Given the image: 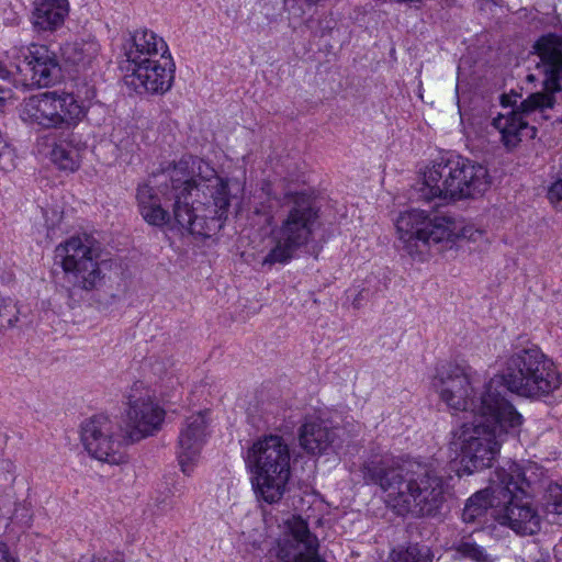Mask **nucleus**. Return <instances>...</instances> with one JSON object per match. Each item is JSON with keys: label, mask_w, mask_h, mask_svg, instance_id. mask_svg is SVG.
<instances>
[{"label": "nucleus", "mask_w": 562, "mask_h": 562, "mask_svg": "<svg viewBox=\"0 0 562 562\" xmlns=\"http://www.w3.org/2000/svg\"><path fill=\"white\" fill-rule=\"evenodd\" d=\"M159 193L175 200V221L193 235H209L211 224L226 217L229 207L227 181L210 164L190 155L139 184L137 205L161 204Z\"/></svg>", "instance_id": "obj_1"}, {"label": "nucleus", "mask_w": 562, "mask_h": 562, "mask_svg": "<svg viewBox=\"0 0 562 562\" xmlns=\"http://www.w3.org/2000/svg\"><path fill=\"white\" fill-rule=\"evenodd\" d=\"M361 472L367 484L380 486L387 505L401 516L438 517L451 495V477L432 462L400 465L389 453H374L362 463Z\"/></svg>", "instance_id": "obj_2"}, {"label": "nucleus", "mask_w": 562, "mask_h": 562, "mask_svg": "<svg viewBox=\"0 0 562 562\" xmlns=\"http://www.w3.org/2000/svg\"><path fill=\"white\" fill-rule=\"evenodd\" d=\"M533 48L538 58L536 68L542 76L543 91L530 93L526 99L515 91L503 93L499 97L501 104L507 111L498 113L492 120V126L501 135V143L508 150L516 148L525 136H536V128L529 125L527 119L552 109L555 103L554 93L562 90V37L555 34L543 35Z\"/></svg>", "instance_id": "obj_3"}, {"label": "nucleus", "mask_w": 562, "mask_h": 562, "mask_svg": "<svg viewBox=\"0 0 562 562\" xmlns=\"http://www.w3.org/2000/svg\"><path fill=\"white\" fill-rule=\"evenodd\" d=\"M495 411L491 416H479L463 423L450 432L449 450L461 458L463 471L468 474L492 467L506 438L519 432L522 417L513 404V415Z\"/></svg>", "instance_id": "obj_4"}, {"label": "nucleus", "mask_w": 562, "mask_h": 562, "mask_svg": "<svg viewBox=\"0 0 562 562\" xmlns=\"http://www.w3.org/2000/svg\"><path fill=\"white\" fill-rule=\"evenodd\" d=\"M498 378H491L481 389L472 370L456 363H445L436 369L432 386L447 407L456 413L479 416H491V412L501 409L503 414L513 415L512 403L496 391Z\"/></svg>", "instance_id": "obj_5"}, {"label": "nucleus", "mask_w": 562, "mask_h": 562, "mask_svg": "<svg viewBox=\"0 0 562 562\" xmlns=\"http://www.w3.org/2000/svg\"><path fill=\"white\" fill-rule=\"evenodd\" d=\"M490 187L487 169L461 156H441L423 173L418 189L425 201L451 202L482 195Z\"/></svg>", "instance_id": "obj_6"}, {"label": "nucleus", "mask_w": 562, "mask_h": 562, "mask_svg": "<svg viewBox=\"0 0 562 562\" xmlns=\"http://www.w3.org/2000/svg\"><path fill=\"white\" fill-rule=\"evenodd\" d=\"M281 206L284 214L279 225L271 229L273 247L265 256L263 266L286 265L313 239L318 210L311 195L304 192H288Z\"/></svg>", "instance_id": "obj_7"}, {"label": "nucleus", "mask_w": 562, "mask_h": 562, "mask_svg": "<svg viewBox=\"0 0 562 562\" xmlns=\"http://www.w3.org/2000/svg\"><path fill=\"white\" fill-rule=\"evenodd\" d=\"M501 380L495 389L504 395V390L524 397L538 398L558 390L561 374L551 359L538 346L517 348L506 360Z\"/></svg>", "instance_id": "obj_8"}, {"label": "nucleus", "mask_w": 562, "mask_h": 562, "mask_svg": "<svg viewBox=\"0 0 562 562\" xmlns=\"http://www.w3.org/2000/svg\"><path fill=\"white\" fill-rule=\"evenodd\" d=\"M245 461L258 497L268 504L278 503L291 474L290 449L284 439L278 435L259 438L247 450Z\"/></svg>", "instance_id": "obj_9"}, {"label": "nucleus", "mask_w": 562, "mask_h": 562, "mask_svg": "<svg viewBox=\"0 0 562 562\" xmlns=\"http://www.w3.org/2000/svg\"><path fill=\"white\" fill-rule=\"evenodd\" d=\"M397 247L420 261L432 252L443 251L458 235L454 221L448 216H429L425 211L409 210L395 221Z\"/></svg>", "instance_id": "obj_10"}, {"label": "nucleus", "mask_w": 562, "mask_h": 562, "mask_svg": "<svg viewBox=\"0 0 562 562\" xmlns=\"http://www.w3.org/2000/svg\"><path fill=\"white\" fill-rule=\"evenodd\" d=\"M499 487L493 490L507 498L498 514V521L519 536H532L540 530L541 517L529 501L530 482L525 470L516 462L507 469L496 470Z\"/></svg>", "instance_id": "obj_11"}, {"label": "nucleus", "mask_w": 562, "mask_h": 562, "mask_svg": "<svg viewBox=\"0 0 562 562\" xmlns=\"http://www.w3.org/2000/svg\"><path fill=\"white\" fill-rule=\"evenodd\" d=\"M74 93L44 92L26 99L21 108V119L43 128H66L76 126L85 116V105L79 98L91 100L95 97L93 87L78 88Z\"/></svg>", "instance_id": "obj_12"}, {"label": "nucleus", "mask_w": 562, "mask_h": 562, "mask_svg": "<svg viewBox=\"0 0 562 562\" xmlns=\"http://www.w3.org/2000/svg\"><path fill=\"white\" fill-rule=\"evenodd\" d=\"M65 280L74 289L92 291L99 288L105 273L100 260V245L90 235L72 236L55 248Z\"/></svg>", "instance_id": "obj_13"}, {"label": "nucleus", "mask_w": 562, "mask_h": 562, "mask_svg": "<svg viewBox=\"0 0 562 562\" xmlns=\"http://www.w3.org/2000/svg\"><path fill=\"white\" fill-rule=\"evenodd\" d=\"M126 408L119 425L125 442L134 443L154 436L165 419V411L143 382H135L126 393Z\"/></svg>", "instance_id": "obj_14"}, {"label": "nucleus", "mask_w": 562, "mask_h": 562, "mask_svg": "<svg viewBox=\"0 0 562 562\" xmlns=\"http://www.w3.org/2000/svg\"><path fill=\"white\" fill-rule=\"evenodd\" d=\"M269 553L271 562H325L318 554L316 536L299 516L286 520L282 537Z\"/></svg>", "instance_id": "obj_15"}, {"label": "nucleus", "mask_w": 562, "mask_h": 562, "mask_svg": "<svg viewBox=\"0 0 562 562\" xmlns=\"http://www.w3.org/2000/svg\"><path fill=\"white\" fill-rule=\"evenodd\" d=\"M81 441L86 450L97 460L117 464L122 460L120 449L125 441L115 425L108 416L95 415L81 427Z\"/></svg>", "instance_id": "obj_16"}, {"label": "nucleus", "mask_w": 562, "mask_h": 562, "mask_svg": "<svg viewBox=\"0 0 562 562\" xmlns=\"http://www.w3.org/2000/svg\"><path fill=\"white\" fill-rule=\"evenodd\" d=\"M126 83L138 93L164 94L172 87L176 65L170 54L127 67Z\"/></svg>", "instance_id": "obj_17"}, {"label": "nucleus", "mask_w": 562, "mask_h": 562, "mask_svg": "<svg viewBox=\"0 0 562 562\" xmlns=\"http://www.w3.org/2000/svg\"><path fill=\"white\" fill-rule=\"evenodd\" d=\"M206 412L189 416L179 431L177 459L181 471L189 475L200 459L207 432Z\"/></svg>", "instance_id": "obj_18"}, {"label": "nucleus", "mask_w": 562, "mask_h": 562, "mask_svg": "<svg viewBox=\"0 0 562 562\" xmlns=\"http://www.w3.org/2000/svg\"><path fill=\"white\" fill-rule=\"evenodd\" d=\"M24 68L18 66L23 72H30L31 87H49L55 85L60 78V65L57 56L45 45L32 44L24 54Z\"/></svg>", "instance_id": "obj_19"}, {"label": "nucleus", "mask_w": 562, "mask_h": 562, "mask_svg": "<svg viewBox=\"0 0 562 562\" xmlns=\"http://www.w3.org/2000/svg\"><path fill=\"white\" fill-rule=\"evenodd\" d=\"M168 54L170 53L165 40L147 29L135 31L124 45L128 67L142 65Z\"/></svg>", "instance_id": "obj_20"}, {"label": "nucleus", "mask_w": 562, "mask_h": 562, "mask_svg": "<svg viewBox=\"0 0 562 562\" xmlns=\"http://www.w3.org/2000/svg\"><path fill=\"white\" fill-rule=\"evenodd\" d=\"M336 439V429L318 416L306 417L300 427V446L308 453H324L334 445Z\"/></svg>", "instance_id": "obj_21"}, {"label": "nucleus", "mask_w": 562, "mask_h": 562, "mask_svg": "<svg viewBox=\"0 0 562 562\" xmlns=\"http://www.w3.org/2000/svg\"><path fill=\"white\" fill-rule=\"evenodd\" d=\"M60 50L67 66L76 72H86L98 65L100 44L94 37L89 36L65 43Z\"/></svg>", "instance_id": "obj_22"}, {"label": "nucleus", "mask_w": 562, "mask_h": 562, "mask_svg": "<svg viewBox=\"0 0 562 562\" xmlns=\"http://www.w3.org/2000/svg\"><path fill=\"white\" fill-rule=\"evenodd\" d=\"M67 14V0H37L33 12L34 26L42 31H53L64 23Z\"/></svg>", "instance_id": "obj_23"}, {"label": "nucleus", "mask_w": 562, "mask_h": 562, "mask_svg": "<svg viewBox=\"0 0 562 562\" xmlns=\"http://www.w3.org/2000/svg\"><path fill=\"white\" fill-rule=\"evenodd\" d=\"M492 484L491 488L481 490L467 501L462 512V520L464 522L472 524L480 520L487 509L494 506V499L501 496L498 493H493L494 488L499 487L496 472L492 479Z\"/></svg>", "instance_id": "obj_24"}, {"label": "nucleus", "mask_w": 562, "mask_h": 562, "mask_svg": "<svg viewBox=\"0 0 562 562\" xmlns=\"http://www.w3.org/2000/svg\"><path fill=\"white\" fill-rule=\"evenodd\" d=\"M80 142L74 134H69L67 139L56 144L50 153L52 161L61 170L75 171L79 168Z\"/></svg>", "instance_id": "obj_25"}, {"label": "nucleus", "mask_w": 562, "mask_h": 562, "mask_svg": "<svg viewBox=\"0 0 562 562\" xmlns=\"http://www.w3.org/2000/svg\"><path fill=\"white\" fill-rule=\"evenodd\" d=\"M277 202V198L271 195L270 186H263L260 192L255 195L254 214L262 216L263 224L270 225L273 220V209Z\"/></svg>", "instance_id": "obj_26"}, {"label": "nucleus", "mask_w": 562, "mask_h": 562, "mask_svg": "<svg viewBox=\"0 0 562 562\" xmlns=\"http://www.w3.org/2000/svg\"><path fill=\"white\" fill-rule=\"evenodd\" d=\"M453 549L463 559H469L474 562H493L491 554L471 538L461 539L453 546Z\"/></svg>", "instance_id": "obj_27"}, {"label": "nucleus", "mask_w": 562, "mask_h": 562, "mask_svg": "<svg viewBox=\"0 0 562 562\" xmlns=\"http://www.w3.org/2000/svg\"><path fill=\"white\" fill-rule=\"evenodd\" d=\"M138 210L144 221L151 226H164L170 220L168 211L161 204L143 205Z\"/></svg>", "instance_id": "obj_28"}, {"label": "nucleus", "mask_w": 562, "mask_h": 562, "mask_svg": "<svg viewBox=\"0 0 562 562\" xmlns=\"http://www.w3.org/2000/svg\"><path fill=\"white\" fill-rule=\"evenodd\" d=\"M20 311L11 297L0 296V328H11L18 322Z\"/></svg>", "instance_id": "obj_29"}, {"label": "nucleus", "mask_w": 562, "mask_h": 562, "mask_svg": "<svg viewBox=\"0 0 562 562\" xmlns=\"http://www.w3.org/2000/svg\"><path fill=\"white\" fill-rule=\"evenodd\" d=\"M394 562H431L430 551L425 546H409L405 551L397 553Z\"/></svg>", "instance_id": "obj_30"}, {"label": "nucleus", "mask_w": 562, "mask_h": 562, "mask_svg": "<svg viewBox=\"0 0 562 562\" xmlns=\"http://www.w3.org/2000/svg\"><path fill=\"white\" fill-rule=\"evenodd\" d=\"M548 199L555 209L562 210V178H559L549 187Z\"/></svg>", "instance_id": "obj_31"}, {"label": "nucleus", "mask_w": 562, "mask_h": 562, "mask_svg": "<svg viewBox=\"0 0 562 562\" xmlns=\"http://www.w3.org/2000/svg\"><path fill=\"white\" fill-rule=\"evenodd\" d=\"M549 506L558 515H562V486H555L550 490Z\"/></svg>", "instance_id": "obj_32"}, {"label": "nucleus", "mask_w": 562, "mask_h": 562, "mask_svg": "<svg viewBox=\"0 0 562 562\" xmlns=\"http://www.w3.org/2000/svg\"><path fill=\"white\" fill-rule=\"evenodd\" d=\"M0 562H16L10 554L5 543L0 542Z\"/></svg>", "instance_id": "obj_33"}, {"label": "nucleus", "mask_w": 562, "mask_h": 562, "mask_svg": "<svg viewBox=\"0 0 562 562\" xmlns=\"http://www.w3.org/2000/svg\"><path fill=\"white\" fill-rule=\"evenodd\" d=\"M369 295H370L369 290L368 289H362L361 291H359V293L353 299L352 305L356 308H359L361 306V301L368 300Z\"/></svg>", "instance_id": "obj_34"}, {"label": "nucleus", "mask_w": 562, "mask_h": 562, "mask_svg": "<svg viewBox=\"0 0 562 562\" xmlns=\"http://www.w3.org/2000/svg\"><path fill=\"white\" fill-rule=\"evenodd\" d=\"M12 97V91L10 89L0 87V110L5 106V103Z\"/></svg>", "instance_id": "obj_35"}, {"label": "nucleus", "mask_w": 562, "mask_h": 562, "mask_svg": "<svg viewBox=\"0 0 562 562\" xmlns=\"http://www.w3.org/2000/svg\"><path fill=\"white\" fill-rule=\"evenodd\" d=\"M454 226H456V231L458 233V235L456 236V238L453 239L452 244L449 246V248H451L456 241L457 238L459 237H468V238H472V240H475V237H473V235H468V228H463V229H460L457 225V223L454 222ZM448 249V247L446 248Z\"/></svg>", "instance_id": "obj_36"}, {"label": "nucleus", "mask_w": 562, "mask_h": 562, "mask_svg": "<svg viewBox=\"0 0 562 562\" xmlns=\"http://www.w3.org/2000/svg\"><path fill=\"white\" fill-rule=\"evenodd\" d=\"M11 77L10 70L0 61V79L9 80Z\"/></svg>", "instance_id": "obj_37"}, {"label": "nucleus", "mask_w": 562, "mask_h": 562, "mask_svg": "<svg viewBox=\"0 0 562 562\" xmlns=\"http://www.w3.org/2000/svg\"><path fill=\"white\" fill-rule=\"evenodd\" d=\"M536 562H550V554L548 552H539V558Z\"/></svg>", "instance_id": "obj_38"}, {"label": "nucleus", "mask_w": 562, "mask_h": 562, "mask_svg": "<svg viewBox=\"0 0 562 562\" xmlns=\"http://www.w3.org/2000/svg\"><path fill=\"white\" fill-rule=\"evenodd\" d=\"M529 80H535V75H528L527 77Z\"/></svg>", "instance_id": "obj_39"}]
</instances>
